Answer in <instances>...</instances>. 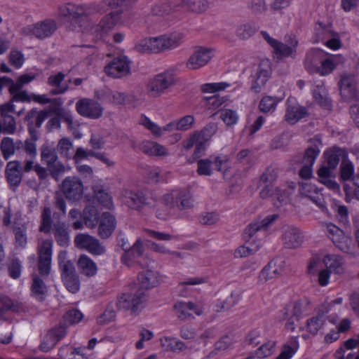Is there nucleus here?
Returning a JSON list of instances; mask_svg holds the SVG:
<instances>
[{
    "label": "nucleus",
    "instance_id": "1",
    "mask_svg": "<svg viewBox=\"0 0 359 359\" xmlns=\"http://www.w3.org/2000/svg\"><path fill=\"white\" fill-rule=\"evenodd\" d=\"M61 17L69 18L72 20V30L83 32L89 26L88 12L85 6L67 4L59 8Z\"/></svg>",
    "mask_w": 359,
    "mask_h": 359
},
{
    "label": "nucleus",
    "instance_id": "2",
    "mask_svg": "<svg viewBox=\"0 0 359 359\" xmlns=\"http://www.w3.org/2000/svg\"><path fill=\"white\" fill-rule=\"evenodd\" d=\"M162 201L165 205L178 210L191 209L194 206L193 195L188 189L173 190L164 194Z\"/></svg>",
    "mask_w": 359,
    "mask_h": 359
},
{
    "label": "nucleus",
    "instance_id": "3",
    "mask_svg": "<svg viewBox=\"0 0 359 359\" xmlns=\"http://www.w3.org/2000/svg\"><path fill=\"white\" fill-rule=\"evenodd\" d=\"M175 83L172 72H164L156 75L148 82L147 90L151 97H158L165 93Z\"/></svg>",
    "mask_w": 359,
    "mask_h": 359
},
{
    "label": "nucleus",
    "instance_id": "4",
    "mask_svg": "<svg viewBox=\"0 0 359 359\" xmlns=\"http://www.w3.org/2000/svg\"><path fill=\"white\" fill-rule=\"evenodd\" d=\"M146 292L139 290L134 294H123L118 297L116 306L118 310H130L132 313L139 312L146 301Z\"/></svg>",
    "mask_w": 359,
    "mask_h": 359
},
{
    "label": "nucleus",
    "instance_id": "5",
    "mask_svg": "<svg viewBox=\"0 0 359 359\" xmlns=\"http://www.w3.org/2000/svg\"><path fill=\"white\" fill-rule=\"evenodd\" d=\"M53 241L43 240L37 247L38 271L42 277H47L51 269Z\"/></svg>",
    "mask_w": 359,
    "mask_h": 359
},
{
    "label": "nucleus",
    "instance_id": "6",
    "mask_svg": "<svg viewBox=\"0 0 359 359\" xmlns=\"http://www.w3.org/2000/svg\"><path fill=\"white\" fill-rule=\"evenodd\" d=\"M131 61L126 55L114 57L104 67V72L114 79H121L130 75Z\"/></svg>",
    "mask_w": 359,
    "mask_h": 359
},
{
    "label": "nucleus",
    "instance_id": "7",
    "mask_svg": "<svg viewBox=\"0 0 359 359\" xmlns=\"http://www.w3.org/2000/svg\"><path fill=\"white\" fill-rule=\"evenodd\" d=\"M321 142L318 139H313L311 145L306 149L303 159L302 167L299 170V176L304 179H309L312 175V166L320 153Z\"/></svg>",
    "mask_w": 359,
    "mask_h": 359
},
{
    "label": "nucleus",
    "instance_id": "8",
    "mask_svg": "<svg viewBox=\"0 0 359 359\" xmlns=\"http://www.w3.org/2000/svg\"><path fill=\"white\" fill-rule=\"evenodd\" d=\"M340 94L346 101L359 100V88L355 76L344 74L339 82Z\"/></svg>",
    "mask_w": 359,
    "mask_h": 359
},
{
    "label": "nucleus",
    "instance_id": "9",
    "mask_svg": "<svg viewBox=\"0 0 359 359\" xmlns=\"http://www.w3.org/2000/svg\"><path fill=\"white\" fill-rule=\"evenodd\" d=\"M61 191L67 200L76 201L83 196V184L79 177H67L62 182Z\"/></svg>",
    "mask_w": 359,
    "mask_h": 359
},
{
    "label": "nucleus",
    "instance_id": "10",
    "mask_svg": "<svg viewBox=\"0 0 359 359\" xmlns=\"http://www.w3.org/2000/svg\"><path fill=\"white\" fill-rule=\"evenodd\" d=\"M75 245L80 249H84L93 255H103L105 247L94 236L86 233H79L74 238Z\"/></svg>",
    "mask_w": 359,
    "mask_h": 359
},
{
    "label": "nucleus",
    "instance_id": "11",
    "mask_svg": "<svg viewBox=\"0 0 359 359\" xmlns=\"http://www.w3.org/2000/svg\"><path fill=\"white\" fill-rule=\"evenodd\" d=\"M304 303L297 301L288 304L281 311L280 320H286L285 328L290 331L295 330V323L299 321L303 312Z\"/></svg>",
    "mask_w": 359,
    "mask_h": 359
},
{
    "label": "nucleus",
    "instance_id": "12",
    "mask_svg": "<svg viewBox=\"0 0 359 359\" xmlns=\"http://www.w3.org/2000/svg\"><path fill=\"white\" fill-rule=\"evenodd\" d=\"M213 48L199 46L196 47L189 57L187 67L190 69H197L206 65L214 55Z\"/></svg>",
    "mask_w": 359,
    "mask_h": 359
},
{
    "label": "nucleus",
    "instance_id": "13",
    "mask_svg": "<svg viewBox=\"0 0 359 359\" xmlns=\"http://www.w3.org/2000/svg\"><path fill=\"white\" fill-rule=\"evenodd\" d=\"M67 334L66 326L60 324L49 330L44 336L39 348L42 352L47 353L52 350L57 343L65 337Z\"/></svg>",
    "mask_w": 359,
    "mask_h": 359
},
{
    "label": "nucleus",
    "instance_id": "14",
    "mask_svg": "<svg viewBox=\"0 0 359 359\" xmlns=\"http://www.w3.org/2000/svg\"><path fill=\"white\" fill-rule=\"evenodd\" d=\"M119 15V13L112 12L105 15L98 25L92 28V32L97 40L104 39L107 36L116 26Z\"/></svg>",
    "mask_w": 359,
    "mask_h": 359
},
{
    "label": "nucleus",
    "instance_id": "15",
    "mask_svg": "<svg viewBox=\"0 0 359 359\" xmlns=\"http://www.w3.org/2000/svg\"><path fill=\"white\" fill-rule=\"evenodd\" d=\"M77 112L85 117L97 118L102 114L103 109L100 104L91 99L84 98L76 104Z\"/></svg>",
    "mask_w": 359,
    "mask_h": 359
},
{
    "label": "nucleus",
    "instance_id": "16",
    "mask_svg": "<svg viewBox=\"0 0 359 359\" xmlns=\"http://www.w3.org/2000/svg\"><path fill=\"white\" fill-rule=\"evenodd\" d=\"M56 29L57 26L53 20H46L32 26L25 27L23 33L26 35L32 34L39 39H43L51 36Z\"/></svg>",
    "mask_w": 359,
    "mask_h": 359
},
{
    "label": "nucleus",
    "instance_id": "17",
    "mask_svg": "<svg viewBox=\"0 0 359 359\" xmlns=\"http://www.w3.org/2000/svg\"><path fill=\"white\" fill-rule=\"evenodd\" d=\"M284 261L282 259H274L271 260L260 271L258 277V282L264 284L278 276L283 271Z\"/></svg>",
    "mask_w": 359,
    "mask_h": 359
},
{
    "label": "nucleus",
    "instance_id": "18",
    "mask_svg": "<svg viewBox=\"0 0 359 359\" xmlns=\"http://www.w3.org/2000/svg\"><path fill=\"white\" fill-rule=\"evenodd\" d=\"M304 235L298 228L290 226L285 229L282 240L285 248L294 249L300 247L304 242Z\"/></svg>",
    "mask_w": 359,
    "mask_h": 359
},
{
    "label": "nucleus",
    "instance_id": "19",
    "mask_svg": "<svg viewBox=\"0 0 359 359\" xmlns=\"http://www.w3.org/2000/svg\"><path fill=\"white\" fill-rule=\"evenodd\" d=\"M327 236L332 241L334 244L341 251L347 252L349 250V238L345 236L344 232L336 225L329 223L326 226Z\"/></svg>",
    "mask_w": 359,
    "mask_h": 359
},
{
    "label": "nucleus",
    "instance_id": "20",
    "mask_svg": "<svg viewBox=\"0 0 359 359\" xmlns=\"http://www.w3.org/2000/svg\"><path fill=\"white\" fill-rule=\"evenodd\" d=\"M307 114L306 109L300 106L294 98H288L285 118L290 124H295Z\"/></svg>",
    "mask_w": 359,
    "mask_h": 359
},
{
    "label": "nucleus",
    "instance_id": "21",
    "mask_svg": "<svg viewBox=\"0 0 359 359\" xmlns=\"http://www.w3.org/2000/svg\"><path fill=\"white\" fill-rule=\"evenodd\" d=\"M144 243L141 238H137L135 243L128 249L125 250L121 257L123 263L128 266H133L137 263V259L143 256L144 253Z\"/></svg>",
    "mask_w": 359,
    "mask_h": 359
},
{
    "label": "nucleus",
    "instance_id": "22",
    "mask_svg": "<svg viewBox=\"0 0 359 359\" xmlns=\"http://www.w3.org/2000/svg\"><path fill=\"white\" fill-rule=\"evenodd\" d=\"M116 226V220L114 215L106 212L101 215L99 219L97 234L102 239L109 238Z\"/></svg>",
    "mask_w": 359,
    "mask_h": 359
},
{
    "label": "nucleus",
    "instance_id": "23",
    "mask_svg": "<svg viewBox=\"0 0 359 359\" xmlns=\"http://www.w3.org/2000/svg\"><path fill=\"white\" fill-rule=\"evenodd\" d=\"M271 75V62L269 60H262L257 69L255 76V83L252 90L255 93L260 91L261 88L266 84Z\"/></svg>",
    "mask_w": 359,
    "mask_h": 359
},
{
    "label": "nucleus",
    "instance_id": "24",
    "mask_svg": "<svg viewBox=\"0 0 359 359\" xmlns=\"http://www.w3.org/2000/svg\"><path fill=\"white\" fill-rule=\"evenodd\" d=\"M278 215L276 214L266 216L262 219H256L248 224L244 231L245 236L252 238L259 231H266L274 223Z\"/></svg>",
    "mask_w": 359,
    "mask_h": 359
},
{
    "label": "nucleus",
    "instance_id": "25",
    "mask_svg": "<svg viewBox=\"0 0 359 359\" xmlns=\"http://www.w3.org/2000/svg\"><path fill=\"white\" fill-rule=\"evenodd\" d=\"M160 51L174 49L180 46L184 41V35L182 32H172L158 36Z\"/></svg>",
    "mask_w": 359,
    "mask_h": 359
},
{
    "label": "nucleus",
    "instance_id": "26",
    "mask_svg": "<svg viewBox=\"0 0 359 359\" xmlns=\"http://www.w3.org/2000/svg\"><path fill=\"white\" fill-rule=\"evenodd\" d=\"M173 308L177 317L182 320H187L191 316V311L197 316H201L203 313L201 307L191 302H177L175 304Z\"/></svg>",
    "mask_w": 359,
    "mask_h": 359
},
{
    "label": "nucleus",
    "instance_id": "27",
    "mask_svg": "<svg viewBox=\"0 0 359 359\" xmlns=\"http://www.w3.org/2000/svg\"><path fill=\"white\" fill-rule=\"evenodd\" d=\"M297 46L298 41L295 38L291 39L287 43L278 41L273 48V53L278 60L288 57L294 58L297 54Z\"/></svg>",
    "mask_w": 359,
    "mask_h": 359
},
{
    "label": "nucleus",
    "instance_id": "28",
    "mask_svg": "<svg viewBox=\"0 0 359 359\" xmlns=\"http://www.w3.org/2000/svg\"><path fill=\"white\" fill-rule=\"evenodd\" d=\"M5 173L9 184L14 187H18L22 177L20 162L18 161H9L6 165Z\"/></svg>",
    "mask_w": 359,
    "mask_h": 359
},
{
    "label": "nucleus",
    "instance_id": "29",
    "mask_svg": "<svg viewBox=\"0 0 359 359\" xmlns=\"http://www.w3.org/2000/svg\"><path fill=\"white\" fill-rule=\"evenodd\" d=\"M325 57V53L319 49H311L306 55L304 60V66L306 69L310 73H316L323 57Z\"/></svg>",
    "mask_w": 359,
    "mask_h": 359
},
{
    "label": "nucleus",
    "instance_id": "30",
    "mask_svg": "<svg viewBox=\"0 0 359 359\" xmlns=\"http://www.w3.org/2000/svg\"><path fill=\"white\" fill-rule=\"evenodd\" d=\"M182 148L187 151L195 147L194 152V158L201 156L205 149V146L203 145L196 131L190 134L187 138L184 140L182 142Z\"/></svg>",
    "mask_w": 359,
    "mask_h": 359
},
{
    "label": "nucleus",
    "instance_id": "31",
    "mask_svg": "<svg viewBox=\"0 0 359 359\" xmlns=\"http://www.w3.org/2000/svg\"><path fill=\"white\" fill-rule=\"evenodd\" d=\"M123 198L124 203L129 208L133 209H140L144 206L149 205V203L147 202V198L142 192L126 191Z\"/></svg>",
    "mask_w": 359,
    "mask_h": 359
},
{
    "label": "nucleus",
    "instance_id": "32",
    "mask_svg": "<svg viewBox=\"0 0 359 359\" xmlns=\"http://www.w3.org/2000/svg\"><path fill=\"white\" fill-rule=\"evenodd\" d=\"M65 78V75L62 72L52 74L48 78L47 83L53 88L50 91V95H60L67 90L68 86L62 83Z\"/></svg>",
    "mask_w": 359,
    "mask_h": 359
},
{
    "label": "nucleus",
    "instance_id": "33",
    "mask_svg": "<svg viewBox=\"0 0 359 359\" xmlns=\"http://www.w3.org/2000/svg\"><path fill=\"white\" fill-rule=\"evenodd\" d=\"M138 281L143 290L157 286L160 283V278L157 272L146 270L139 274Z\"/></svg>",
    "mask_w": 359,
    "mask_h": 359
},
{
    "label": "nucleus",
    "instance_id": "34",
    "mask_svg": "<svg viewBox=\"0 0 359 359\" xmlns=\"http://www.w3.org/2000/svg\"><path fill=\"white\" fill-rule=\"evenodd\" d=\"M0 304L1 305L0 309V320H6V318L4 317V312L5 311H12L17 313L26 311V307L23 303L13 300L7 296L0 297Z\"/></svg>",
    "mask_w": 359,
    "mask_h": 359
},
{
    "label": "nucleus",
    "instance_id": "35",
    "mask_svg": "<svg viewBox=\"0 0 359 359\" xmlns=\"http://www.w3.org/2000/svg\"><path fill=\"white\" fill-rule=\"evenodd\" d=\"M326 269L331 273L341 274L344 271V261L341 257L336 255H327L323 258Z\"/></svg>",
    "mask_w": 359,
    "mask_h": 359
},
{
    "label": "nucleus",
    "instance_id": "36",
    "mask_svg": "<svg viewBox=\"0 0 359 359\" xmlns=\"http://www.w3.org/2000/svg\"><path fill=\"white\" fill-rule=\"evenodd\" d=\"M158 37L147 38L140 40L135 46L136 51L140 53L160 52Z\"/></svg>",
    "mask_w": 359,
    "mask_h": 359
},
{
    "label": "nucleus",
    "instance_id": "37",
    "mask_svg": "<svg viewBox=\"0 0 359 359\" xmlns=\"http://www.w3.org/2000/svg\"><path fill=\"white\" fill-rule=\"evenodd\" d=\"M32 296L38 301H43L47 294V287L44 281L38 274L32 275V284L31 286Z\"/></svg>",
    "mask_w": 359,
    "mask_h": 359
},
{
    "label": "nucleus",
    "instance_id": "38",
    "mask_svg": "<svg viewBox=\"0 0 359 359\" xmlns=\"http://www.w3.org/2000/svg\"><path fill=\"white\" fill-rule=\"evenodd\" d=\"M180 8L201 13L205 11L209 7L208 0H179Z\"/></svg>",
    "mask_w": 359,
    "mask_h": 359
},
{
    "label": "nucleus",
    "instance_id": "39",
    "mask_svg": "<svg viewBox=\"0 0 359 359\" xmlns=\"http://www.w3.org/2000/svg\"><path fill=\"white\" fill-rule=\"evenodd\" d=\"M141 151L149 156H167L168 149L163 146L155 142L144 141L140 144Z\"/></svg>",
    "mask_w": 359,
    "mask_h": 359
},
{
    "label": "nucleus",
    "instance_id": "40",
    "mask_svg": "<svg viewBox=\"0 0 359 359\" xmlns=\"http://www.w3.org/2000/svg\"><path fill=\"white\" fill-rule=\"evenodd\" d=\"M23 144L21 140H18L14 142L11 137H5L2 139L0 149L4 159H8L12 155L15 154L16 149L22 147Z\"/></svg>",
    "mask_w": 359,
    "mask_h": 359
},
{
    "label": "nucleus",
    "instance_id": "41",
    "mask_svg": "<svg viewBox=\"0 0 359 359\" xmlns=\"http://www.w3.org/2000/svg\"><path fill=\"white\" fill-rule=\"evenodd\" d=\"M180 9L179 0L172 2H165L160 4H155L151 12L155 15L168 16Z\"/></svg>",
    "mask_w": 359,
    "mask_h": 359
},
{
    "label": "nucleus",
    "instance_id": "42",
    "mask_svg": "<svg viewBox=\"0 0 359 359\" xmlns=\"http://www.w3.org/2000/svg\"><path fill=\"white\" fill-rule=\"evenodd\" d=\"M313 95L315 100L324 109L330 110L332 102L327 96V90L323 83L318 84L313 90Z\"/></svg>",
    "mask_w": 359,
    "mask_h": 359
},
{
    "label": "nucleus",
    "instance_id": "43",
    "mask_svg": "<svg viewBox=\"0 0 359 359\" xmlns=\"http://www.w3.org/2000/svg\"><path fill=\"white\" fill-rule=\"evenodd\" d=\"M299 192L301 195L309 198L318 206H323L321 203V195L318 193L314 185L308 182L302 183L299 188Z\"/></svg>",
    "mask_w": 359,
    "mask_h": 359
},
{
    "label": "nucleus",
    "instance_id": "44",
    "mask_svg": "<svg viewBox=\"0 0 359 359\" xmlns=\"http://www.w3.org/2000/svg\"><path fill=\"white\" fill-rule=\"evenodd\" d=\"M48 116V111L46 110L37 111L36 109H32L28 111L25 119L27 126L40 128Z\"/></svg>",
    "mask_w": 359,
    "mask_h": 359
},
{
    "label": "nucleus",
    "instance_id": "45",
    "mask_svg": "<svg viewBox=\"0 0 359 359\" xmlns=\"http://www.w3.org/2000/svg\"><path fill=\"white\" fill-rule=\"evenodd\" d=\"M78 266L81 273L86 276H94L97 271L96 264L87 255H81L78 261Z\"/></svg>",
    "mask_w": 359,
    "mask_h": 359
},
{
    "label": "nucleus",
    "instance_id": "46",
    "mask_svg": "<svg viewBox=\"0 0 359 359\" xmlns=\"http://www.w3.org/2000/svg\"><path fill=\"white\" fill-rule=\"evenodd\" d=\"M53 234L57 244L60 246H67L69 243V236L67 228L62 223H57L53 226Z\"/></svg>",
    "mask_w": 359,
    "mask_h": 359
},
{
    "label": "nucleus",
    "instance_id": "47",
    "mask_svg": "<svg viewBox=\"0 0 359 359\" xmlns=\"http://www.w3.org/2000/svg\"><path fill=\"white\" fill-rule=\"evenodd\" d=\"M59 267L61 271V278L76 273L73 262L67 259V252L61 251L58 255Z\"/></svg>",
    "mask_w": 359,
    "mask_h": 359
},
{
    "label": "nucleus",
    "instance_id": "48",
    "mask_svg": "<svg viewBox=\"0 0 359 359\" xmlns=\"http://www.w3.org/2000/svg\"><path fill=\"white\" fill-rule=\"evenodd\" d=\"M83 219L88 228H95L99 220L97 209L93 205L86 206L83 211Z\"/></svg>",
    "mask_w": 359,
    "mask_h": 359
},
{
    "label": "nucleus",
    "instance_id": "49",
    "mask_svg": "<svg viewBox=\"0 0 359 359\" xmlns=\"http://www.w3.org/2000/svg\"><path fill=\"white\" fill-rule=\"evenodd\" d=\"M338 59L336 56L330 57H323L320 67L316 73L321 76H327L331 74L338 65Z\"/></svg>",
    "mask_w": 359,
    "mask_h": 359
},
{
    "label": "nucleus",
    "instance_id": "50",
    "mask_svg": "<svg viewBox=\"0 0 359 359\" xmlns=\"http://www.w3.org/2000/svg\"><path fill=\"white\" fill-rule=\"evenodd\" d=\"M325 322L323 314H319L307 320L306 330L312 335H316Z\"/></svg>",
    "mask_w": 359,
    "mask_h": 359
},
{
    "label": "nucleus",
    "instance_id": "51",
    "mask_svg": "<svg viewBox=\"0 0 359 359\" xmlns=\"http://www.w3.org/2000/svg\"><path fill=\"white\" fill-rule=\"evenodd\" d=\"M69 348L68 345L64 346L59 349L58 355L62 359H88L86 355L81 348H75L71 350L70 353L66 351Z\"/></svg>",
    "mask_w": 359,
    "mask_h": 359
},
{
    "label": "nucleus",
    "instance_id": "52",
    "mask_svg": "<svg viewBox=\"0 0 359 359\" xmlns=\"http://www.w3.org/2000/svg\"><path fill=\"white\" fill-rule=\"evenodd\" d=\"M344 155V151L339 148H333L325 153L328 166L334 169L339 163L340 158Z\"/></svg>",
    "mask_w": 359,
    "mask_h": 359
},
{
    "label": "nucleus",
    "instance_id": "53",
    "mask_svg": "<svg viewBox=\"0 0 359 359\" xmlns=\"http://www.w3.org/2000/svg\"><path fill=\"white\" fill-rule=\"evenodd\" d=\"M257 30V27L255 23L245 22L237 27L236 34L240 39H246L252 36Z\"/></svg>",
    "mask_w": 359,
    "mask_h": 359
},
{
    "label": "nucleus",
    "instance_id": "54",
    "mask_svg": "<svg viewBox=\"0 0 359 359\" xmlns=\"http://www.w3.org/2000/svg\"><path fill=\"white\" fill-rule=\"evenodd\" d=\"M13 232L15 236V244L17 247L25 248L27 243V227L24 225L14 226Z\"/></svg>",
    "mask_w": 359,
    "mask_h": 359
},
{
    "label": "nucleus",
    "instance_id": "55",
    "mask_svg": "<svg viewBox=\"0 0 359 359\" xmlns=\"http://www.w3.org/2000/svg\"><path fill=\"white\" fill-rule=\"evenodd\" d=\"M57 150L62 156L67 159L72 158L73 156V144L67 137L60 139L57 145Z\"/></svg>",
    "mask_w": 359,
    "mask_h": 359
},
{
    "label": "nucleus",
    "instance_id": "56",
    "mask_svg": "<svg viewBox=\"0 0 359 359\" xmlns=\"http://www.w3.org/2000/svg\"><path fill=\"white\" fill-rule=\"evenodd\" d=\"M41 158L48 166L55 163L58 160V156L55 149L43 145L41 148Z\"/></svg>",
    "mask_w": 359,
    "mask_h": 359
},
{
    "label": "nucleus",
    "instance_id": "57",
    "mask_svg": "<svg viewBox=\"0 0 359 359\" xmlns=\"http://www.w3.org/2000/svg\"><path fill=\"white\" fill-rule=\"evenodd\" d=\"M62 280L66 289L70 292L75 294L79 290L80 280L77 273L66 276Z\"/></svg>",
    "mask_w": 359,
    "mask_h": 359
},
{
    "label": "nucleus",
    "instance_id": "58",
    "mask_svg": "<svg viewBox=\"0 0 359 359\" xmlns=\"http://www.w3.org/2000/svg\"><path fill=\"white\" fill-rule=\"evenodd\" d=\"M283 98H278L276 97L265 96L259 102V109L262 112H269L274 111L277 104L280 102Z\"/></svg>",
    "mask_w": 359,
    "mask_h": 359
},
{
    "label": "nucleus",
    "instance_id": "59",
    "mask_svg": "<svg viewBox=\"0 0 359 359\" xmlns=\"http://www.w3.org/2000/svg\"><path fill=\"white\" fill-rule=\"evenodd\" d=\"M52 219L50 208H44L41 214V222L39 226V231L45 233H49L51 230Z\"/></svg>",
    "mask_w": 359,
    "mask_h": 359
},
{
    "label": "nucleus",
    "instance_id": "60",
    "mask_svg": "<svg viewBox=\"0 0 359 359\" xmlns=\"http://www.w3.org/2000/svg\"><path fill=\"white\" fill-rule=\"evenodd\" d=\"M161 346L166 351H183L186 348L184 342L169 337L161 339Z\"/></svg>",
    "mask_w": 359,
    "mask_h": 359
},
{
    "label": "nucleus",
    "instance_id": "61",
    "mask_svg": "<svg viewBox=\"0 0 359 359\" xmlns=\"http://www.w3.org/2000/svg\"><path fill=\"white\" fill-rule=\"evenodd\" d=\"M94 192L98 202L105 208L111 210L114 208L112 197L104 190H97L94 189Z\"/></svg>",
    "mask_w": 359,
    "mask_h": 359
},
{
    "label": "nucleus",
    "instance_id": "62",
    "mask_svg": "<svg viewBox=\"0 0 359 359\" xmlns=\"http://www.w3.org/2000/svg\"><path fill=\"white\" fill-rule=\"evenodd\" d=\"M354 174V165L348 160H343L340 165V177L344 181L352 180Z\"/></svg>",
    "mask_w": 359,
    "mask_h": 359
},
{
    "label": "nucleus",
    "instance_id": "63",
    "mask_svg": "<svg viewBox=\"0 0 359 359\" xmlns=\"http://www.w3.org/2000/svg\"><path fill=\"white\" fill-rule=\"evenodd\" d=\"M212 160L210 158L201 159L197 162V173L199 175L210 176L212 174Z\"/></svg>",
    "mask_w": 359,
    "mask_h": 359
},
{
    "label": "nucleus",
    "instance_id": "64",
    "mask_svg": "<svg viewBox=\"0 0 359 359\" xmlns=\"http://www.w3.org/2000/svg\"><path fill=\"white\" fill-rule=\"evenodd\" d=\"M247 7L255 15H262L267 9L265 0H248Z\"/></svg>",
    "mask_w": 359,
    "mask_h": 359
}]
</instances>
